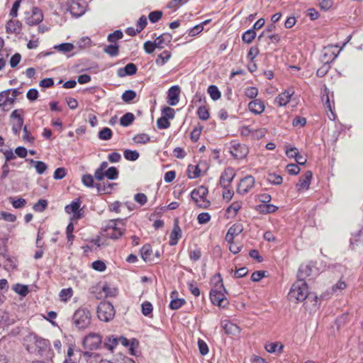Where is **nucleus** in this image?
<instances>
[{"mask_svg": "<svg viewBox=\"0 0 363 363\" xmlns=\"http://www.w3.org/2000/svg\"><path fill=\"white\" fill-rule=\"evenodd\" d=\"M180 87L174 85L170 87L167 91V103L170 106H176L179 101Z\"/></svg>", "mask_w": 363, "mask_h": 363, "instance_id": "2eb2a0df", "label": "nucleus"}, {"mask_svg": "<svg viewBox=\"0 0 363 363\" xmlns=\"http://www.w3.org/2000/svg\"><path fill=\"white\" fill-rule=\"evenodd\" d=\"M172 39L169 33H163L157 37L155 40L157 45V48L162 49L166 45L169 43Z\"/></svg>", "mask_w": 363, "mask_h": 363, "instance_id": "393cba45", "label": "nucleus"}, {"mask_svg": "<svg viewBox=\"0 0 363 363\" xmlns=\"http://www.w3.org/2000/svg\"><path fill=\"white\" fill-rule=\"evenodd\" d=\"M267 180L274 185H279L283 182L281 176L274 172L267 174Z\"/></svg>", "mask_w": 363, "mask_h": 363, "instance_id": "4c0bfd02", "label": "nucleus"}, {"mask_svg": "<svg viewBox=\"0 0 363 363\" xmlns=\"http://www.w3.org/2000/svg\"><path fill=\"white\" fill-rule=\"evenodd\" d=\"M73 295V291L72 288L63 289L60 292V298L62 301L66 302Z\"/></svg>", "mask_w": 363, "mask_h": 363, "instance_id": "a18cd8bd", "label": "nucleus"}, {"mask_svg": "<svg viewBox=\"0 0 363 363\" xmlns=\"http://www.w3.org/2000/svg\"><path fill=\"white\" fill-rule=\"evenodd\" d=\"M242 230L243 228L240 223L233 224L228 230L225 235V240L228 242H233L235 237L241 233Z\"/></svg>", "mask_w": 363, "mask_h": 363, "instance_id": "a211bd4d", "label": "nucleus"}, {"mask_svg": "<svg viewBox=\"0 0 363 363\" xmlns=\"http://www.w3.org/2000/svg\"><path fill=\"white\" fill-rule=\"evenodd\" d=\"M312 269L311 267L308 264H302L300 266L298 272V279L303 280L308 277H310L311 274Z\"/></svg>", "mask_w": 363, "mask_h": 363, "instance_id": "7c9ffc66", "label": "nucleus"}, {"mask_svg": "<svg viewBox=\"0 0 363 363\" xmlns=\"http://www.w3.org/2000/svg\"><path fill=\"white\" fill-rule=\"evenodd\" d=\"M73 322L74 325L79 329H84L91 323V317L89 311L84 309H78L73 315Z\"/></svg>", "mask_w": 363, "mask_h": 363, "instance_id": "0eeeda50", "label": "nucleus"}, {"mask_svg": "<svg viewBox=\"0 0 363 363\" xmlns=\"http://www.w3.org/2000/svg\"><path fill=\"white\" fill-rule=\"evenodd\" d=\"M182 237V230L177 223H175L170 234L169 245L174 246L177 244L178 240Z\"/></svg>", "mask_w": 363, "mask_h": 363, "instance_id": "b1692460", "label": "nucleus"}, {"mask_svg": "<svg viewBox=\"0 0 363 363\" xmlns=\"http://www.w3.org/2000/svg\"><path fill=\"white\" fill-rule=\"evenodd\" d=\"M150 140V136L146 133L138 134L133 138V141L138 144H145L149 142Z\"/></svg>", "mask_w": 363, "mask_h": 363, "instance_id": "603ef678", "label": "nucleus"}, {"mask_svg": "<svg viewBox=\"0 0 363 363\" xmlns=\"http://www.w3.org/2000/svg\"><path fill=\"white\" fill-rule=\"evenodd\" d=\"M266 130L264 128L252 129L251 139L259 140L264 137Z\"/></svg>", "mask_w": 363, "mask_h": 363, "instance_id": "bf43d9fd", "label": "nucleus"}, {"mask_svg": "<svg viewBox=\"0 0 363 363\" xmlns=\"http://www.w3.org/2000/svg\"><path fill=\"white\" fill-rule=\"evenodd\" d=\"M138 68L133 63H128L123 68H119L117 74L120 77H124L129 75H133L137 72Z\"/></svg>", "mask_w": 363, "mask_h": 363, "instance_id": "4be33fe9", "label": "nucleus"}, {"mask_svg": "<svg viewBox=\"0 0 363 363\" xmlns=\"http://www.w3.org/2000/svg\"><path fill=\"white\" fill-rule=\"evenodd\" d=\"M221 327L228 335L236 336L240 334V328L232 322L224 320L221 322Z\"/></svg>", "mask_w": 363, "mask_h": 363, "instance_id": "dca6fc26", "label": "nucleus"}, {"mask_svg": "<svg viewBox=\"0 0 363 363\" xmlns=\"http://www.w3.org/2000/svg\"><path fill=\"white\" fill-rule=\"evenodd\" d=\"M197 115L202 121H206L209 118V112L206 106H200L197 110Z\"/></svg>", "mask_w": 363, "mask_h": 363, "instance_id": "13d9d810", "label": "nucleus"}, {"mask_svg": "<svg viewBox=\"0 0 363 363\" xmlns=\"http://www.w3.org/2000/svg\"><path fill=\"white\" fill-rule=\"evenodd\" d=\"M330 68V63L323 62V65L316 72L317 76L319 77H324L328 72Z\"/></svg>", "mask_w": 363, "mask_h": 363, "instance_id": "680f3d73", "label": "nucleus"}, {"mask_svg": "<svg viewBox=\"0 0 363 363\" xmlns=\"http://www.w3.org/2000/svg\"><path fill=\"white\" fill-rule=\"evenodd\" d=\"M48 206V202L45 199H40L36 203L34 204L33 208L35 211L43 212Z\"/></svg>", "mask_w": 363, "mask_h": 363, "instance_id": "5fc2aeb1", "label": "nucleus"}, {"mask_svg": "<svg viewBox=\"0 0 363 363\" xmlns=\"http://www.w3.org/2000/svg\"><path fill=\"white\" fill-rule=\"evenodd\" d=\"M143 47L145 51L148 54L152 53L156 48H157V45L155 43V40H154V42H152L150 40L146 41L144 43Z\"/></svg>", "mask_w": 363, "mask_h": 363, "instance_id": "338daca9", "label": "nucleus"}, {"mask_svg": "<svg viewBox=\"0 0 363 363\" xmlns=\"http://www.w3.org/2000/svg\"><path fill=\"white\" fill-rule=\"evenodd\" d=\"M350 245L353 249L363 246V232L359 231L350 238Z\"/></svg>", "mask_w": 363, "mask_h": 363, "instance_id": "cd10ccee", "label": "nucleus"}, {"mask_svg": "<svg viewBox=\"0 0 363 363\" xmlns=\"http://www.w3.org/2000/svg\"><path fill=\"white\" fill-rule=\"evenodd\" d=\"M199 166L189 165L188 167V176L190 179H196L200 176Z\"/></svg>", "mask_w": 363, "mask_h": 363, "instance_id": "8fccbe9b", "label": "nucleus"}, {"mask_svg": "<svg viewBox=\"0 0 363 363\" xmlns=\"http://www.w3.org/2000/svg\"><path fill=\"white\" fill-rule=\"evenodd\" d=\"M157 126L159 129H167L170 126V123L167 117H160L157 121Z\"/></svg>", "mask_w": 363, "mask_h": 363, "instance_id": "0e129e2a", "label": "nucleus"}, {"mask_svg": "<svg viewBox=\"0 0 363 363\" xmlns=\"http://www.w3.org/2000/svg\"><path fill=\"white\" fill-rule=\"evenodd\" d=\"M118 171L115 167H111L105 171L106 177L111 180L116 179L118 177Z\"/></svg>", "mask_w": 363, "mask_h": 363, "instance_id": "864d4df0", "label": "nucleus"}, {"mask_svg": "<svg viewBox=\"0 0 363 363\" xmlns=\"http://www.w3.org/2000/svg\"><path fill=\"white\" fill-rule=\"evenodd\" d=\"M43 20V12L38 7H33L31 11L25 13V22L30 26L38 25Z\"/></svg>", "mask_w": 363, "mask_h": 363, "instance_id": "6e6552de", "label": "nucleus"}, {"mask_svg": "<svg viewBox=\"0 0 363 363\" xmlns=\"http://www.w3.org/2000/svg\"><path fill=\"white\" fill-rule=\"evenodd\" d=\"M125 230L123 219H113L107 222L103 228V235L112 240L121 238Z\"/></svg>", "mask_w": 363, "mask_h": 363, "instance_id": "f257e3e1", "label": "nucleus"}, {"mask_svg": "<svg viewBox=\"0 0 363 363\" xmlns=\"http://www.w3.org/2000/svg\"><path fill=\"white\" fill-rule=\"evenodd\" d=\"M186 301L184 298H175L171 301L169 308L172 310H177L184 305Z\"/></svg>", "mask_w": 363, "mask_h": 363, "instance_id": "4d7b16f0", "label": "nucleus"}, {"mask_svg": "<svg viewBox=\"0 0 363 363\" xmlns=\"http://www.w3.org/2000/svg\"><path fill=\"white\" fill-rule=\"evenodd\" d=\"M82 200L77 198L73 200L69 204L65 206V211L71 215L69 218L72 221H77L84 216V208L81 207Z\"/></svg>", "mask_w": 363, "mask_h": 363, "instance_id": "20e7f679", "label": "nucleus"}, {"mask_svg": "<svg viewBox=\"0 0 363 363\" xmlns=\"http://www.w3.org/2000/svg\"><path fill=\"white\" fill-rule=\"evenodd\" d=\"M208 193V190L206 186H200L191 192V197L199 207L207 208L210 206V201L206 199Z\"/></svg>", "mask_w": 363, "mask_h": 363, "instance_id": "423d86ee", "label": "nucleus"}, {"mask_svg": "<svg viewBox=\"0 0 363 363\" xmlns=\"http://www.w3.org/2000/svg\"><path fill=\"white\" fill-rule=\"evenodd\" d=\"M265 350L269 353H281L283 352L284 345L279 342H268L265 345Z\"/></svg>", "mask_w": 363, "mask_h": 363, "instance_id": "a878e982", "label": "nucleus"}, {"mask_svg": "<svg viewBox=\"0 0 363 363\" xmlns=\"http://www.w3.org/2000/svg\"><path fill=\"white\" fill-rule=\"evenodd\" d=\"M116 186V183L109 182L108 180L100 181L94 184V180L92 179V187H96L98 192L102 194H111Z\"/></svg>", "mask_w": 363, "mask_h": 363, "instance_id": "f8f14e48", "label": "nucleus"}, {"mask_svg": "<svg viewBox=\"0 0 363 363\" xmlns=\"http://www.w3.org/2000/svg\"><path fill=\"white\" fill-rule=\"evenodd\" d=\"M260 211L264 213H270L275 212L278 207L273 204H265L259 206Z\"/></svg>", "mask_w": 363, "mask_h": 363, "instance_id": "69168bd1", "label": "nucleus"}, {"mask_svg": "<svg viewBox=\"0 0 363 363\" xmlns=\"http://www.w3.org/2000/svg\"><path fill=\"white\" fill-rule=\"evenodd\" d=\"M135 116L132 113H125L120 119V123L124 127L129 126L134 121Z\"/></svg>", "mask_w": 363, "mask_h": 363, "instance_id": "58836bf2", "label": "nucleus"}, {"mask_svg": "<svg viewBox=\"0 0 363 363\" xmlns=\"http://www.w3.org/2000/svg\"><path fill=\"white\" fill-rule=\"evenodd\" d=\"M207 91L213 101L218 100L221 96L220 91L216 85L209 86L208 87Z\"/></svg>", "mask_w": 363, "mask_h": 363, "instance_id": "e433bc0d", "label": "nucleus"}, {"mask_svg": "<svg viewBox=\"0 0 363 363\" xmlns=\"http://www.w3.org/2000/svg\"><path fill=\"white\" fill-rule=\"evenodd\" d=\"M152 253V247L149 244L144 245L140 250L141 257L145 262H148L151 260Z\"/></svg>", "mask_w": 363, "mask_h": 363, "instance_id": "473e14b6", "label": "nucleus"}, {"mask_svg": "<svg viewBox=\"0 0 363 363\" xmlns=\"http://www.w3.org/2000/svg\"><path fill=\"white\" fill-rule=\"evenodd\" d=\"M136 97V92L133 90H126L122 94V100L125 103H130Z\"/></svg>", "mask_w": 363, "mask_h": 363, "instance_id": "49530a36", "label": "nucleus"}, {"mask_svg": "<svg viewBox=\"0 0 363 363\" xmlns=\"http://www.w3.org/2000/svg\"><path fill=\"white\" fill-rule=\"evenodd\" d=\"M264 102L259 99L252 101L248 104L249 110L256 115L262 113L264 111Z\"/></svg>", "mask_w": 363, "mask_h": 363, "instance_id": "5701e85b", "label": "nucleus"}, {"mask_svg": "<svg viewBox=\"0 0 363 363\" xmlns=\"http://www.w3.org/2000/svg\"><path fill=\"white\" fill-rule=\"evenodd\" d=\"M104 51L111 57H116L119 54V46L116 44H110L104 48Z\"/></svg>", "mask_w": 363, "mask_h": 363, "instance_id": "72a5a7b5", "label": "nucleus"}, {"mask_svg": "<svg viewBox=\"0 0 363 363\" xmlns=\"http://www.w3.org/2000/svg\"><path fill=\"white\" fill-rule=\"evenodd\" d=\"M313 174L311 171H306L305 174L299 179L298 183L296 184L298 191L308 189L309 188Z\"/></svg>", "mask_w": 363, "mask_h": 363, "instance_id": "6ab92c4d", "label": "nucleus"}, {"mask_svg": "<svg viewBox=\"0 0 363 363\" xmlns=\"http://www.w3.org/2000/svg\"><path fill=\"white\" fill-rule=\"evenodd\" d=\"M30 162L34 164V167L36 170V172L39 174H43L48 169L47 164L42 161H35L31 159Z\"/></svg>", "mask_w": 363, "mask_h": 363, "instance_id": "a19ab883", "label": "nucleus"}, {"mask_svg": "<svg viewBox=\"0 0 363 363\" xmlns=\"http://www.w3.org/2000/svg\"><path fill=\"white\" fill-rule=\"evenodd\" d=\"M291 94L289 91L281 93L276 99L275 102L280 106H286L290 101Z\"/></svg>", "mask_w": 363, "mask_h": 363, "instance_id": "c85d7f7f", "label": "nucleus"}, {"mask_svg": "<svg viewBox=\"0 0 363 363\" xmlns=\"http://www.w3.org/2000/svg\"><path fill=\"white\" fill-rule=\"evenodd\" d=\"M308 295V287L306 282L298 279L291 286L289 293L290 299H295L298 302L303 301Z\"/></svg>", "mask_w": 363, "mask_h": 363, "instance_id": "7ed1b4c3", "label": "nucleus"}, {"mask_svg": "<svg viewBox=\"0 0 363 363\" xmlns=\"http://www.w3.org/2000/svg\"><path fill=\"white\" fill-rule=\"evenodd\" d=\"M198 347L201 355L204 356L208 353V347L204 340L199 339L198 340Z\"/></svg>", "mask_w": 363, "mask_h": 363, "instance_id": "774afa93", "label": "nucleus"}, {"mask_svg": "<svg viewBox=\"0 0 363 363\" xmlns=\"http://www.w3.org/2000/svg\"><path fill=\"white\" fill-rule=\"evenodd\" d=\"M152 311H153V307L150 302L145 301L142 304V313L145 316H150L152 314Z\"/></svg>", "mask_w": 363, "mask_h": 363, "instance_id": "6e6d98bb", "label": "nucleus"}, {"mask_svg": "<svg viewBox=\"0 0 363 363\" xmlns=\"http://www.w3.org/2000/svg\"><path fill=\"white\" fill-rule=\"evenodd\" d=\"M230 152L235 158L241 160L248 154V148L246 145L238 143H232Z\"/></svg>", "mask_w": 363, "mask_h": 363, "instance_id": "9b49d317", "label": "nucleus"}, {"mask_svg": "<svg viewBox=\"0 0 363 363\" xmlns=\"http://www.w3.org/2000/svg\"><path fill=\"white\" fill-rule=\"evenodd\" d=\"M322 101L326 108L331 111V113L333 116H334V113L333 112V106L330 100V94L329 91L327 89L324 90V94L322 96Z\"/></svg>", "mask_w": 363, "mask_h": 363, "instance_id": "c03bdc74", "label": "nucleus"}, {"mask_svg": "<svg viewBox=\"0 0 363 363\" xmlns=\"http://www.w3.org/2000/svg\"><path fill=\"white\" fill-rule=\"evenodd\" d=\"M74 221L70 220L69 223L67 225L66 228V235L67 238V242H70V244H72L73 240L74 238V235H73L74 231Z\"/></svg>", "mask_w": 363, "mask_h": 363, "instance_id": "3c124183", "label": "nucleus"}, {"mask_svg": "<svg viewBox=\"0 0 363 363\" xmlns=\"http://www.w3.org/2000/svg\"><path fill=\"white\" fill-rule=\"evenodd\" d=\"M92 269L98 272H104L106 269V264L102 260L92 262Z\"/></svg>", "mask_w": 363, "mask_h": 363, "instance_id": "e2e57ef3", "label": "nucleus"}, {"mask_svg": "<svg viewBox=\"0 0 363 363\" xmlns=\"http://www.w3.org/2000/svg\"><path fill=\"white\" fill-rule=\"evenodd\" d=\"M21 113H23L22 110L16 109L14 110L11 114V118L15 120V122L12 126V130L15 134L20 133L23 124V118Z\"/></svg>", "mask_w": 363, "mask_h": 363, "instance_id": "4468645a", "label": "nucleus"}, {"mask_svg": "<svg viewBox=\"0 0 363 363\" xmlns=\"http://www.w3.org/2000/svg\"><path fill=\"white\" fill-rule=\"evenodd\" d=\"M9 199L14 208H22L26 204V199L23 198L15 199L13 197H10Z\"/></svg>", "mask_w": 363, "mask_h": 363, "instance_id": "de8ad7c7", "label": "nucleus"}, {"mask_svg": "<svg viewBox=\"0 0 363 363\" xmlns=\"http://www.w3.org/2000/svg\"><path fill=\"white\" fill-rule=\"evenodd\" d=\"M124 157L129 161H135L139 158V152L136 150H125L123 152Z\"/></svg>", "mask_w": 363, "mask_h": 363, "instance_id": "37998d69", "label": "nucleus"}, {"mask_svg": "<svg viewBox=\"0 0 363 363\" xmlns=\"http://www.w3.org/2000/svg\"><path fill=\"white\" fill-rule=\"evenodd\" d=\"M113 135L112 130L107 127L103 128L98 133V137L101 140H108Z\"/></svg>", "mask_w": 363, "mask_h": 363, "instance_id": "ea45409f", "label": "nucleus"}, {"mask_svg": "<svg viewBox=\"0 0 363 363\" xmlns=\"http://www.w3.org/2000/svg\"><path fill=\"white\" fill-rule=\"evenodd\" d=\"M235 177V172L233 168L228 167L225 169L224 172L221 174L220 177V184L223 189L228 188L234 177Z\"/></svg>", "mask_w": 363, "mask_h": 363, "instance_id": "ddd939ff", "label": "nucleus"}, {"mask_svg": "<svg viewBox=\"0 0 363 363\" xmlns=\"http://www.w3.org/2000/svg\"><path fill=\"white\" fill-rule=\"evenodd\" d=\"M162 17V12L161 11H154L149 13L148 18L150 21L155 23L160 21Z\"/></svg>", "mask_w": 363, "mask_h": 363, "instance_id": "052dcab7", "label": "nucleus"}, {"mask_svg": "<svg viewBox=\"0 0 363 363\" xmlns=\"http://www.w3.org/2000/svg\"><path fill=\"white\" fill-rule=\"evenodd\" d=\"M255 178L251 175H247L242 178L238 186L237 193L245 195L248 193L255 185Z\"/></svg>", "mask_w": 363, "mask_h": 363, "instance_id": "9d476101", "label": "nucleus"}, {"mask_svg": "<svg viewBox=\"0 0 363 363\" xmlns=\"http://www.w3.org/2000/svg\"><path fill=\"white\" fill-rule=\"evenodd\" d=\"M117 291L116 289L110 288L108 284H105L101 287V291L99 292L100 296H96L97 298H101L102 297H113L116 295Z\"/></svg>", "mask_w": 363, "mask_h": 363, "instance_id": "c756f323", "label": "nucleus"}, {"mask_svg": "<svg viewBox=\"0 0 363 363\" xmlns=\"http://www.w3.org/2000/svg\"><path fill=\"white\" fill-rule=\"evenodd\" d=\"M341 49H338L337 45H328L323 49V54L322 55V61L330 63L334 61L339 55Z\"/></svg>", "mask_w": 363, "mask_h": 363, "instance_id": "1a4fd4ad", "label": "nucleus"}, {"mask_svg": "<svg viewBox=\"0 0 363 363\" xmlns=\"http://www.w3.org/2000/svg\"><path fill=\"white\" fill-rule=\"evenodd\" d=\"M123 32L120 30H116L113 33H110L108 35L107 39H108V42H110L111 43H116V42L118 40L121 39L123 38Z\"/></svg>", "mask_w": 363, "mask_h": 363, "instance_id": "09e8293b", "label": "nucleus"}, {"mask_svg": "<svg viewBox=\"0 0 363 363\" xmlns=\"http://www.w3.org/2000/svg\"><path fill=\"white\" fill-rule=\"evenodd\" d=\"M33 344L35 345L36 349L38 350V352L40 353L43 350H46L49 345L48 340L39 337H33Z\"/></svg>", "mask_w": 363, "mask_h": 363, "instance_id": "bb28decb", "label": "nucleus"}, {"mask_svg": "<svg viewBox=\"0 0 363 363\" xmlns=\"http://www.w3.org/2000/svg\"><path fill=\"white\" fill-rule=\"evenodd\" d=\"M10 90H6L0 92V108L4 111H9L12 105V101H10L9 99Z\"/></svg>", "mask_w": 363, "mask_h": 363, "instance_id": "f3484780", "label": "nucleus"}, {"mask_svg": "<svg viewBox=\"0 0 363 363\" xmlns=\"http://www.w3.org/2000/svg\"><path fill=\"white\" fill-rule=\"evenodd\" d=\"M256 33L254 29H249L246 30L242 36V39L243 42L249 44L251 43L252 41L255 38Z\"/></svg>", "mask_w": 363, "mask_h": 363, "instance_id": "79ce46f5", "label": "nucleus"}, {"mask_svg": "<svg viewBox=\"0 0 363 363\" xmlns=\"http://www.w3.org/2000/svg\"><path fill=\"white\" fill-rule=\"evenodd\" d=\"M12 289L18 294L25 297L29 293L27 285L16 284L12 286Z\"/></svg>", "mask_w": 363, "mask_h": 363, "instance_id": "f704fd0d", "label": "nucleus"}, {"mask_svg": "<svg viewBox=\"0 0 363 363\" xmlns=\"http://www.w3.org/2000/svg\"><path fill=\"white\" fill-rule=\"evenodd\" d=\"M118 338L113 336H108L104 340V347L113 352L115 347L118 345Z\"/></svg>", "mask_w": 363, "mask_h": 363, "instance_id": "2f4dec72", "label": "nucleus"}, {"mask_svg": "<svg viewBox=\"0 0 363 363\" xmlns=\"http://www.w3.org/2000/svg\"><path fill=\"white\" fill-rule=\"evenodd\" d=\"M22 29V23L18 20H9L6 26V31L9 34H19Z\"/></svg>", "mask_w": 363, "mask_h": 363, "instance_id": "aec40b11", "label": "nucleus"}, {"mask_svg": "<svg viewBox=\"0 0 363 363\" xmlns=\"http://www.w3.org/2000/svg\"><path fill=\"white\" fill-rule=\"evenodd\" d=\"M84 4V2L82 0H79L76 2H72L69 7L71 13L77 17L83 15L86 11V7Z\"/></svg>", "mask_w": 363, "mask_h": 363, "instance_id": "412c9836", "label": "nucleus"}, {"mask_svg": "<svg viewBox=\"0 0 363 363\" xmlns=\"http://www.w3.org/2000/svg\"><path fill=\"white\" fill-rule=\"evenodd\" d=\"M170 57V52L168 50H164L157 56L155 62L157 65L162 66L167 62Z\"/></svg>", "mask_w": 363, "mask_h": 363, "instance_id": "c9c22d12", "label": "nucleus"}, {"mask_svg": "<svg viewBox=\"0 0 363 363\" xmlns=\"http://www.w3.org/2000/svg\"><path fill=\"white\" fill-rule=\"evenodd\" d=\"M96 313L100 320L109 322L115 316V309L111 303L103 301L98 306Z\"/></svg>", "mask_w": 363, "mask_h": 363, "instance_id": "39448f33", "label": "nucleus"}, {"mask_svg": "<svg viewBox=\"0 0 363 363\" xmlns=\"http://www.w3.org/2000/svg\"><path fill=\"white\" fill-rule=\"evenodd\" d=\"M213 281H216V283H220V285L216 286L214 289H211L210 292L211 301L213 304L224 308L228 304V301L225 295L226 290L223 284L220 275L218 274L217 276L214 277Z\"/></svg>", "mask_w": 363, "mask_h": 363, "instance_id": "f03ea898", "label": "nucleus"}]
</instances>
